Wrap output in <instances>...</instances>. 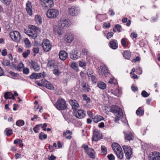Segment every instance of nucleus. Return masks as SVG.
Wrapping results in <instances>:
<instances>
[{"label":"nucleus","instance_id":"obj_1","mask_svg":"<svg viewBox=\"0 0 160 160\" xmlns=\"http://www.w3.org/2000/svg\"><path fill=\"white\" fill-rule=\"evenodd\" d=\"M69 23L66 20L62 19L59 21L58 25H54L53 30L55 34L59 35H62L64 32L66 28L68 27Z\"/></svg>","mask_w":160,"mask_h":160},{"label":"nucleus","instance_id":"obj_2","mask_svg":"<svg viewBox=\"0 0 160 160\" xmlns=\"http://www.w3.org/2000/svg\"><path fill=\"white\" fill-rule=\"evenodd\" d=\"M39 28L33 25H29L28 30H24L25 32L32 39H35L38 36L37 31Z\"/></svg>","mask_w":160,"mask_h":160},{"label":"nucleus","instance_id":"obj_3","mask_svg":"<svg viewBox=\"0 0 160 160\" xmlns=\"http://www.w3.org/2000/svg\"><path fill=\"white\" fill-rule=\"evenodd\" d=\"M112 148L118 158L120 159H122L124 154L121 147L118 143H114L112 144Z\"/></svg>","mask_w":160,"mask_h":160},{"label":"nucleus","instance_id":"obj_4","mask_svg":"<svg viewBox=\"0 0 160 160\" xmlns=\"http://www.w3.org/2000/svg\"><path fill=\"white\" fill-rule=\"evenodd\" d=\"M56 108L59 110H64L67 108L66 101L62 98L59 99L55 104Z\"/></svg>","mask_w":160,"mask_h":160},{"label":"nucleus","instance_id":"obj_5","mask_svg":"<svg viewBox=\"0 0 160 160\" xmlns=\"http://www.w3.org/2000/svg\"><path fill=\"white\" fill-rule=\"evenodd\" d=\"M98 72L99 75L101 77H106L109 74L107 67L105 65L100 66L99 67Z\"/></svg>","mask_w":160,"mask_h":160},{"label":"nucleus","instance_id":"obj_6","mask_svg":"<svg viewBox=\"0 0 160 160\" xmlns=\"http://www.w3.org/2000/svg\"><path fill=\"white\" fill-rule=\"evenodd\" d=\"M40 3L42 7L45 9L50 8L54 5L53 0H41Z\"/></svg>","mask_w":160,"mask_h":160},{"label":"nucleus","instance_id":"obj_7","mask_svg":"<svg viewBox=\"0 0 160 160\" xmlns=\"http://www.w3.org/2000/svg\"><path fill=\"white\" fill-rule=\"evenodd\" d=\"M59 14V12L56 9H52L48 10L47 12V17L50 18H54L57 17Z\"/></svg>","mask_w":160,"mask_h":160},{"label":"nucleus","instance_id":"obj_8","mask_svg":"<svg viewBox=\"0 0 160 160\" xmlns=\"http://www.w3.org/2000/svg\"><path fill=\"white\" fill-rule=\"evenodd\" d=\"M110 111L113 113L115 115L123 116V113L122 109L119 107L117 106H112L110 110Z\"/></svg>","mask_w":160,"mask_h":160},{"label":"nucleus","instance_id":"obj_9","mask_svg":"<svg viewBox=\"0 0 160 160\" xmlns=\"http://www.w3.org/2000/svg\"><path fill=\"white\" fill-rule=\"evenodd\" d=\"M80 11L79 8L74 6L69 8L68 10V13L72 16H76L78 15Z\"/></svg>","mask_w":160,"mask_h":160},{"label":"nucleus","instance_id":"obj_10","mask_svg":"<svg viewBox=\"0 0 160 160\" xmlns=\"http://www.w3.org/2000/svg\"><path fill=\"white\" fill-rule=\"evenodd\" d=\"M126 158L129 159L132 153V149L128 146L124 145L122 147Z\"/></svg>","mask_w":160,"mask_h":160},{"label":"nucleus","instance_id":"obj_11","mask_svg":"<svg viewBox=\"0 0 160 160\" xmlns=\"http://www.w3.org/2000/svg\"><path fill=\"white\" fill-rule=\"evenodd\" d=\"M74 115L79 119H82L85 117L86 114L83 110L79 109L73 113Z\"/></svg>","mask_w":160,"mask_h":160},{"label":"nucleus","instance_id":"obj_12","mask_svg":"<svg viewBox=\"0 0 160 160\" xmlns=\"http://www.w3.org/2000/svg\"><path fill=\"white\" fill-rule=\"evenodd\" d=\"M42 46L45 52L49 51L51 49L52 45L49 41H43L42 43Z\"/></svg>","mask_w":160,"mask_h":160},{"label":"nucleus","instance_id":"obj_13","mask_svg":"<svg viewBox=\"0 0 160 160\" xmlns=\"http://www.w3.org/2000/svg\"><path fill=\"white\" fill-rule=\"evenodd\" d=\"M149 160H160V153L157 152H153L150 154Z\"/></svg>","mask_w":160,"mask_h":160},{"label":"nucleus","instance_id":"obj_14","mask_svg":"<svg viewBox=\"0 0 160 160\" xmlns=\"http://www.w3.org/2000/svg\"><path fill=\"white\" fill-rule=\"evenodd\" d=\"M102 134L97 130L93 131V136L92 140L95 141H97L101 138Z\"/></svg>","mask_w":160,"mask_h":160},{"label":"nucleus","instance_id":"obj_15","mask_svg":"<svg viewBox=\"0 0 160 160\" xmlns=\"http://www.w3.org/2000/svg\"><path fill=\"white\" fill-rule=\"evenodd\" d=\"M124 137L125 141H130L132 140L134 138L133 134L129 131L124 132Z\"/></svg>","mask_w":160,"mask_h":160},{"label":"nucleus","instance_id":"obj_16","mask_svg":"<svg viewBox=\"0 0 160 160\" xmlns=\"http://www.w3.org/2000/svg\"><path fill=\"white\" fill-rule=\"evenodd\" d=\"M26 9L28 14L31 16L32 14V7L31 2L28 1L26 5Z\"/></svg>","mask_w":160,"mask_h":160},{"label":"nucleus","instance_id":"obj_17","mask_svg":"<svg viewBox=\"0 0 160 160\" xmlns=\"http://www.w3.org/2000/svg\"><path fill=\"white\" fill-rule=\"evenodd\" d=\"M9 35L12 40H17L18 37H20V33L16 31L11 32Z\"/></svg>","mask_w":160,"mask_h":160},{"label":"nucleus","instance_id":"obj_18","mask_svg":"<svg viewBox=\"0 0 160 160\" xmlns=\"http://www.w3.org/2000/svg\"><path fill=\"white\" fill-rule=\"evenodd\" d=\"M69 103L72 107V109H77L79 107L78 102L75 100L71 99L69 100Z\"/></svg>","mask_w":160,"mask_h":160},{"label":"nucleus","instance_id":"obj_19","mask_svg":"<svg viewBox=\"0 0 160 160\" xmlns=\"http://www.w3.org/2000/svg\"><path fill=\"white\" fill-rule=\"evenodd\" d=\"M60 59L62 61L65 60L68 57V54L64 51H61L59 53Z\"/></svg>","mask_w":160,"mask_h":160},{"label":"nucleus","instance_id":"obj_20","mask_svg":"<svg viewBox=\"0 0 160 160\" xmlns=\"http://www.w3.org/2000/svg\"><path fill=\"white\" fill-rule=\"evenodd\" d=\"M31 63L32 67L35 71L38 72L40 70V66L37 62L32 61Z\"/></svg>","mask_w":160,"mask_h":160},{"label":"nucleus","instance_id":"obj_21","mask_svg":"<svg viewBox=\"0 0 160 160\" xmlns=\"http://www.w3.org/2000/svg\"><path fill=\"white\" fill-rule=\"evenodd\" d=\"M4 97L6 99H15L13 94L11 92H7L5 93Z\"/></svg>","mask_w":160,"mask_h":160},{"label":"nucleus","instance_id":"obj_22","mask_svg":"<svg viewBox=\"0 0 160 160\" xmlns=\"http://www.w3.org/2000/svg\"><path fill=\"white\" fill-rule=\"evenodd\" d=\"M72 134V132L70 130H66L65 131L63 132V137H66L67 134H69V135L66 137V138L67 139L70 140L72 138V136L71 135Z\"/></svg>","mask_w":160,"mask_h":160},{"label":"nucleus","instance_id":"obj_23","mask_svg":"<svg viewBox=\"0 0 160 160\" xmlns=\"http://www.w3.org/2000/svg\"><path fill=\"white\" fill-rule=\"evenodd\" d=\"M35 21L38 25H41L42 23V17L38 15H35Z\"/></svg>","mask_w":160,"mask_h":160},{"label":"nucleus","instance_id":"obj_24","mask_svg":"<svg viewBox=\"0 0 160 160\" xmlns=\"http://www.w3.org/2000/svg\"><path fill=\"white\" fill-rule=\"evenodd\" d=\"M86 152L91 158H95L94 151L93 149L91 148H89L87 150Z\"/></svg>","mask_w":160,"mask_h":160},{"label":"nucleus","instance_id":"obj_25","mask_svg":"<svg viewBox=\"0 0 160 160\" xmlns=\"http://www.w3.org/2000/svg\"><path fill=\"white\" fill-rule=\"evenodd\" d=\"M78 52L75 50H72L70 53V57L73 59H77L79 56L77 55Z\"/></svg>","mask_w":160,"mask_h":160},{"label":"nucleus","instance_id":"obj_26","mask_svg":"<svg viewBox=\"0 0 160 160\" xmlns=\"http://www.w3.org/2000/svg\"><path fill=\"white\" fill-rule=\"evenodd\" d=\"M73 34L72 33L70 32L66 33L64 36V38L67 40H73Z\"/></svg>","mask_w":160,"mask_h":160},{"label":"nucleus","instance_id":"obj_27","mask_svg":"<svg viewBox=\"0 0 160 160\" xmlns=\"http://www.w3.org/2000/svg\"><path fill=\"white\" fill-rule=\"evenodd\" d=\"M110 47L113 49H116L118 47V44L114 41H111L109 43Z\"/></svg>","mask_w":160,"mask_h":160},{"label":"nucleus","instance_id":"obj_28","mask_svg":"<svg viewBox=\"0 0 160 160\" xmlns=\"http://www.w3.org/2000/svg\"><path fill=\"white\" fill-rule=\"evenodd\" d=\"M41 73H33L30 76V78L32 79H38L41 78Z\"/></svg>","mask_w":160,"mask_h":160},{"label":"nucleus","instance_id":"obj_29","mask_svg":"<svg viewBox=\"0 0 160 160\" xmlns=\"http://www.w3.org/2000/svg\"><path fill=\"white\" fill-rule=\"evenodd\" d=\"M98 86L99 88L102 90H104L106 88L105 83L101 81H99L98 82Z\"/></svg>","mask_w":160,"mask_h":160},{"label":"nucleus","instance_id":"obj_30","mask_svg":"<svg viewBox=\"0 0 160 160\" xmlns=\"http://www.w3.org/2000/svg\"><path fill=\"white\" fill-rule=\"evenodd\" d=\"M44 85H45L46 87L48 89L52 90L54 89L53 85L49 82L46 81Z\"/></svg>","mask_w":160,"mask_h":160},{"label":"nucleus","instance_id":"obj_31","mask_svg":"<svg viewBox=\"0 0 160 160\" xmlns=\"http://www.w3.org/2000/svg\"><path fill=\"white\" fill-rule=\"evenodd\" d=\"M104 119V118L101 116L100 115H96V116L94 118H93V121L95 123H97L98 122Z\"/></svg>","mask_w":160,"mask_h":160},{"label":"nucleus","instance_id":"obj_32","mask_svg":"<svg viewBox=\"0 0 160 160\" xmlns=\"http://www.w3.org/2000/svg\"><path fill=\"white\" fill-rule=\"evenodd\" d=\"M55 61L53 60H51L48 61L47 66L50 68H52L55 65Z\"/></svg>","mask_w":160,"mask_h":160},{"label":"nucleus","instance_id":"obj_33","mask_svg":"<svg viewBox=\"0 0 160 160\" xmlns=\"http://www.w3.org/2000/svg\"><path fill=\"white\" fill-rule=\"evenodd\" d=\"M123 55L125 58L128 59L131 56V53L128 51L126 50L123 53Z\"/></svg>","mask_w":160,"mask_h":160},{"label":"nucleus","instance_id":"obj_34","mask_svg":"<svg viewBox=\"0 0 160 160\" xmlns=\"http://www.w3.org/2000/svg\"><path fill=\"white\" fill-rule=\"evenodd\" d=\"M121 26L119 24H116L115 26L113 28V31L114 32H116L117 31L118 32H121Z\"/></svg>","mask_w":160,"mask_h":160},{"label":"nucleus","instance_id":"obj_35","mask_svg":"<svg viewBox=\"0 0 160 160\" xmlns=\"http://www.w3.org/2000/svg\"><path fill=\"white\" fill-rule=\"evenodd\" d=\"M101 153L102 155H105L107 153V149L105 146L102 145L101 146Z\"/></svg>","mask_w":160,"mask_h":160},{"label":"nucleus","instance_id":"obj_36","mask_svg":"<svg viewBox=\"0 0 160 160\" xmlns=\"http://www.w3.org/2000/svg\"><path fill=\"white\" fill-rule=\"evenodd\" d=\"M144 111L142 109L141 107H139L136 111V113L138 115L142 116L144 114Z\"/></svg>","mask_w":160,"mask_h":160},{"label":"nucleus","instance_id":"obj_37","mask_svg":"<svg viewBox=\"0 0 160 160\" xmlns=\"http://www.w3.org/2000/svg\"><path fill=\"white\" fill-rule=\"evenodd\" d=\"M39 138L42 140L47 138V136L43 132H40L39 135Z\"/></svg>","mask_w":160,"mask_h":160},{"label":"nucleus","instance_id":"obj_38","mask_svg":"<svg viewBox=\"0 0 160 160\" xmlns=\"http://www.w3.org/2000/svg\"><path fill=\"white\" fill-rule=\"evenodd\" d=\"M4 4L6 5H9L11 2V0H0Z\"/></svg>","mask_w":160,"mask_h":160},{"label":"nucleus","instance_id":"obj_39","mask_svg":"<svg viewBox=\"0 0 160 160\" xmlns=\"http://www.w3.org/2000/svg\"><path fill=\"white\" fill-rule=\"evenodd\" d=\"M53 72L56 76H59L61 73V72L58 69H54L53 70Z\"/></svg>","mask_w":160,"mask_h":160},{"label":"nucleus","instance_id":"obj_40","mask_svg":"<svg viewBox=\"0 0 160 160\" xmlns=\"http://www.w3.org/2000/svg\"><path fill=\"white\" fill-rule=\"evenodd\" d=\"M83 99L84 100L86 101L87 103L90 102V99L89 98L87 97V95L85 94H83L82 95Z\"/></svg>","mask_w":160,"mask_h":160},{"label":"nucleus","instance_id":"obj_41","mask_svg":"<svg viewBox=\"0 0 160 160\" xmlns=\"http://www.w3.org/2000/svg\"><path fill=\"white\" fill-rule=\"evenodd\" d=\"M6 135L8 136H10L12 133V131L11 129H6Z\"/></svg>","mask_w":160,"mask_h":160},{"label":"nucleus","instance_id":"obj_42","mask_svg":"<svg viewBox=\"0 0 160 160\" xmlns=\"http://www.w3.org/2000/svg\"><path fill=\"white\" fill-rule=\"evenodd\" d=\"M121 43L123 47H126L128 44V42L127 41H121Z\"/></svg>","mask_w":160,"mask_h":160},{"label":"nucleus","instance_id":"obj_43","mask_svg":"<svg viewBox=\"0 0 160 160\" xmlns=\"http://www.w3.org/2000/svg\"><path fill=\"white\" fill-rule=\"evenodd\" d=\"M11 67L15 69L17 68V70L18 71H20V66H19V65H18V67H17V66L16 64L14 63H12L11 65Z\"/></svg>","mask_w":160,"mask_h":160},{"label":"nucleus","instance_id":"obj_44","mask_svg":"<svg viewBox=\"0 0 160 160\" xmlns=\"http://www.w3.org/2000/svg\"><path fill=\"white\" fill-rule=\"evenodd\" d=\"M40 125H41L38 124L36 126L33 128V129L34 131L36 133H38V130L39 129V128L40 127Z\"/></svg>","mask_w":160,"mask_h":160},{"label":"nucleus","instance_id":"obj_45","mask_svg":"<svg viewBox=\"0 0 160 160\" xmlns=\"http://www.w3.org/2000/svg\"><path fill=\"white\" fill-rule=\"evenodd\" d=\"M30 54V50H27L26 51L22 53L23 56L24 58H26Z\"/></svg>","mask_w":160,"mask_h":160},{"label":"nucleus","instance_id":"obj_46","mask_svg":"<svg viewBox=\"0 0 160 160\" xmlns=\"http://www.w3.org/2000/svg\"><path fill=\"white\" fill-rule=\"evenodd\" d=\"M71 67L74 69H76L78 67V65L77 64L76 62H72L71 64Z\"/></svg>","mask_w":160,"mask_h":160},{"label":"nucleus","instance_id":"obj_47","mask_svg":"<svg viewBox=\"0 0 160 160\" xmlns=\"http://www.w3.org/2000/svg\"><path fill=\"white\" fill-rule=\"evenodd\" d=\"M79 65L80 67L84 68L86 66V63L85 62L81 61L79 62Z\"/></svg>","mask_w":160,"mask_h":160},{"label":"nucleus","instance_id":"obj_48","mask_svg":"<svg viewBox=\"0 0 160 160\" xmlns=\"http://www.w3.org/2000/svg\"><path fill=\"white\" fill-rule=\"evenodd\" d=\"M23 72L25 74H28L29 73V69L27 68H24L23 70Z\"/></svg>","mask_w":160,"mask_h":160},{"label":"nucleus","instance_id":"obj_49","mask_svg":"<svg viewBox=\"0 0 160 160\" xmlns=\"http://www.w3.org/2000/svg\"><path fill=\"white\" fill-rule=\"evenodd\" d=\"M32 50L34 54V55H35L36 54L38 53L39 49L38 47H36L33 48Z\"/></svg>","mask_w":160,"mask_h":160},{"label":"nucleus","instance_id":"obj_50","mask_svg":"<svg viewBox=\"0 0 160 160\" xmlns=\"http://www.w3.org/2000/svg\"><path fill=\"white\" fill-rule=\"evenodd\" d=\"M110 27V23L107 22H104L102 26L103 28H107Z\"/></svg>","mask_w":160,"mask_h":160},{"label":"nucleus","instance_id":"obj_51","mask_svg":"<svg viewBox=\"0 0 160 160\" xmlns=\"http://www.w3.org/2000/svg\"><path fill=\"white\" fill-rule=\"evenodd\" d=\"M141 94L142 96L144 97H147L149 95V94L145 91H142V92Z\"/></svg>","mask_w":160,"mask_h":160},{"label":"nucleus","instance_id":"obj_52","mask_svg":"<svg viewBox=\"0 0 160 160\" xmlns=\"http://www.w3.org/2000/svg\"><path fill=\"white\" fill-rule=\"evenodd\" d=\"M82 53L83 55H88L89 52L87 49H83L82 51Z\"/></svg>","mask_w":160,"mask_h":160},{"label":"nucleus","instance_id":"obj_53","mask_svg":"<svg viewBox=\"0 0 160 160\" xmlns=\"http://www.w3.org/2000/svg\"><path fill=\"white\" fill-rule=\"evenodd\" d=\"M107 157L109 160H114L115 157L112 154H110L108 155L107 156Z\"/></svg>","mask_w":160,"mask_h":160},{"label":"nucleus","instance_id":"obj_54","mask_svg":"<svg viewBox=\"0 0 160 160\" xmlns=\"http://www.w3.org/2000/svg\"><path fill=\"white\" fill-rule=\"evenodd\" d=\"M116 116L114 118V121L115 122H117L119 120L120 118H121L122 116H120L119 115H115Z\"/></svg>","mask_w":160,"mask_h":160},{"label":"nucleus","instance_id":"obj_55","mask_svg":"<svg viewBox=\"0 0 160 160\" xmlns=\"http://www.w3.org/2000/svg\"><path fill=\"white\" fill-rule=\"evenodd\" d=\"M39 125H40V127H41L42 128V129L43 130L46 131V128L47 126V125L46 123H45L42 125V124H39Z\"/></svg>","mask_w":160,"mask_h":160},{"label":"nucleus","instance_id":"obj_56","mask_svg":"<svg viewBox=\"0 0 160 160\" xmlns=\"http://www.w3.org/2000/svg\"><path fill=\"white\" fill-rule=\"evenodd\" d=\"M131 37L132 38V39H136L138 37L137 34L135 32H132L131 34Z\"/></svg>","mask_w":160,"mask_h":160},{"label":"nucleus","instance_id":"obj_57","mask_svg":"<svg viewBox=\"0 0 160 160\" xmlns=\"http://www.w3.org/2000/svg\"><path fill=\"white\" fill-rule=\"evenodd\" d=\"M10 64L9 61L4 60L2 62V64L5 66L8 65Z\"/></svg>","mask_w":160,"mask_h":160},{"label":"nucleus","instance_id":"obj_58","mask_svg":"<svg viewBox=\"0 0 160 160\" xmlns=\"http://www.w3.org/2000/svg\"><path fill=\"white\" fill-rule=\"evenodd\" d=\"M91 78L92 81L93 83H96V82L97 79L95 76L93 75H91Z\"/></svg>","mask_w":160,"mask_h":160},{"label":"nucleus","instance_id":"obj_59","mask_svg":"<svg viewBox=\"0 0 160 160\" xmlns=\"http://www.w3.org/2000/svg\"><path fill=\"white\" fill-rule=\"evenodd\" d=\"M113 34V33L112 32H110L108 33L106 36L107 38L108 39L109 38H110L112 37Z\"/></svg>","mask_w":160,"mask_h":160},{"label":"nucleus","instance_id":"obj_60","mask_svg":"<svg viewBox=\"0 0 160 160\" xmlns=\"http://www.w3.org/2000/svg\"><path fill=\"white\" fill-rule=\"evenodd\" d=\"M24 42L27 47L30 48L31 47V44L29 41H24Z\"/></svg>","mask_w":160,"mask_h":160},{"label":"nucleus","instance_id":"obj_61","mask_svg":"<svg viewBox=\"0 0 160 160\" xmlns=\"http://www.w3.org/2000/svg\"><path fill=\"white\" fill-rule=\"evenodd\" d=\"M110 13V15L112 16L114 15L115 12H114L112 9L110 8L108 11Z\"/></svg>","mask_w":160,"mask_h":160},{"label":"nucleus","instance_id":"obj_62","mask_svg":"<svg viewBox=\"0 0 160 160\" xmlns=\"http://www.w3.org/2000/svg\"><path fill=\"white\" fill-rule=\"evenodd\" d=\"M56 158V157L53 155H52L51 156H49L48 157V159L49 160H54Z\"/></svg>","mask_w":160,"mask_h":160},{"label":"nucleus","instance_id":"obj_63","mask_svg":"<svg viewBox=\"0 0 160 160\" xmlns=\"http://www.w3.org/2000/svg\"><path fill=\"white\" fill-rule=\"evenodd\" d=\"M33 43L35 46H38L41 45V43L39 42V41H34V42Z\"/></svg>","mask_w":160,"mask_h":160},{"label":"nucleus","instance_id":"obj_64","mask_svg":"<svg viewBox=\"0 0 160 160\" xmlns=\"http://www.w3.org/2000/svg\"><path fill=\"white\" fill-rule=\"evenodd\" d=\"M158 16L157 15H156V16L152 17L151 18V21L152 22H154L158 18Z\"/></svg>","mask_w":160,"mask_h":160}]
</instances>
